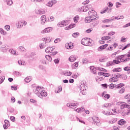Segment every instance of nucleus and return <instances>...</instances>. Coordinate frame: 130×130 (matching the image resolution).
<instances>
[{
	"label": "nucleus",
	"mask_w": 130,
	"mask_h": 130,
	"mask_svg": "<svg viewBox=\"0 0 130 130\" xmlns=\"http://www.w3.org/2000/svg\"><path fill=\"white\" fill-rule=\"evenodd\" d=\"M78 87L80 89L81 93H82V95H86L87 94L85 83H84V82L79 83Z\"/></svg>",
	"instance_id": "obj_1"
},
{
	"label": "nucleus",
	"mask_w": 130,
	"mask_h": 130,
	"mask_svg": "<svg viewBox=\"0 0 130 130\" xmlns=\"http://www.w3.org/2000/svg\"><path fill=\"white\" fill-rule=\"evenodd\" d=\"M90 40H91V39H89L88 38H84L81 41V44L85 46H90L91 45Z\"/></svg>",
	"instance_id": "obj_2"
},
{
	"label": "nucleus",
	"mask_w": 130,
	"mask_h": 130,
	"mask_svg": "<svg viewBox=\"0 0 130 130\" xmlns=\"http://www.w3.org/2000/svg\"><path fill=\"white\" fill-rule=\"evenodd\" d=\"M32 87L33 88H35L33 89L34 93L35 94H36V95L38 96V97H39V95L38 94H39V93H41V90H42V88L43 87H41L40 86H36L35 85H32Z\"/></svg>",
	"instance_id": "obj_3"
},
{
	"label": "nucleus",
	"mask_w": 130,
	"mask_h": 130,
	"mask_svg": "<svg viewBox=\"0 0 130 130\" xmlns=\"http://www.w3.org/2000/svg\"><path fill=\"white\" fill-rule=\"evenodd\" d=\"M120 77H121V74L117 73V75H115L113 77L109 79V82L110 83L117 82V81H118V78H120Z\"/></svg>",
	"instance_id": "obj_4"
},
{
	"label": "nucleus",
	"mask_w": 130,
	"mask_h": 130,
	"mask_svg": "<svg viewBox=\"0 0 130 130\" xmlns=\"http://www.w3.org/2000/svg\"><path fill=\"white\" fill-rule=\"evenodd\" d=\"M79 106V103L75 102V103H69L67 104V107L70 108H76Z\"/></svg>",
	"instance_id": "obj_5"
},
{
	"label": "nucleus",
	"mask_w": 130,
	"mask_h": 130,
	"mask_svg": "<svg viewBox=\"0 0 130 130\" xmlns=\"http://www.w3.org/2000/svg\"><path fill=\"white\" fill-rule=\"evenodd\" d=\"M88 16L92 19L93 18L95 19V17H97V12L93 10H91V11L88 12Z\"/></svg>",
	"instance_id": "obj_6"
},
{
	"label": "nucleus",
	"mask_w": 130,
	"mask_h": 130,
	"mask_svg": "<svg viewBox=\"0 0 130 130\" xmlns=\"http://www.w3.org/2000/svg\"><path fill=\"white\" fill-rule=\"evenodd\" d=\"M99 19V17H96L94 18H92V17L89 16V17H86L85 18V23H91L92 21H96V20H98Z\"/></svg>",
	"instance_id": "obj_7"
},
{
	"label": "nucleus",
	"mask_w": 130,
	"mask_h": 130,
	"mask_svg": "<svg viewBox=\"0 0 130 130\" xmlns=\"http://www.w3.org/2000/svg\"><path fill=\"white\" fill-rule=\"evenodd\" d=\"M69 20H63L57 24L58 27H64L67 25H69Z\"/></svg>",
	"instance_id": "obj_8"
},
{
	"label": "nucleus",
	"mask_w": 130,
	"mask_h": 130,
	"mask_svg": "<svg viewBox=\"0 0 130 130\" xmlns=\"http://www.w3.org/2000/svg\"><path fill=\"white\" fill-rule=\"evenodd\" d=\"M120 109H124L125 111H127V110H129L128 109H130V105L126 104H122L120 106Z\"/></svg>",
	"instance_id": "obj_9"
},
{
	"label": "nucleus",
	"mask_w": 130,
	"mask_h": 130,
	"mask_svg": "<svg viewBox=\"0 0 130 130\" xmlns=\"http://www.w3.org/2000/svg\"><path fill=\"white\" fill-rule=\"evenodd\" d=\"M9 49V45H3L1 48V50L2 52H7V51Z\"/></svg>",
	"instance_id": "obj_10"
},
{
	"label": "nucleus",
	"mask_w": 130,
	"mask_h": 130,
	"mask_svg": "<svg viewBox=\"0 0 130 130\" xmlns=\"http://www.w3.org/2000/svg\"><path fill=\"white\" fill-rule=\"evenodd\" d=\"M39 97H40L41 98H42V97H43V96L44 97H46V96H47V92H45V91L44 90H42V89H41V92H39Z\"/></svg>",
	"instance_id": "obj_11"
},
{
	"label": "nucleus",
	"mask_w": 130,
	"mask_h": 130,
	"mask_svg": "<svg viewBox=\"0 0 130 130\" xmlns=\"http://www.w3.org/2000/svg\"><path fill=\"white\" fill-rule=\"evenodd\" d=\"M41 23L42 25H44L45 24V22H47V19H46V16L43 15L41 17Z\"/></svg>",
	"instance_id": "obj_12"
},
{
	"label": "nucleus",
	"mask_w": 130,
	"mask_h": 130,
	"mask_svg": "<svg viewBox=\"0 0 130 130\" xmlns=\"http://www.w3.org/2000/svg\"><path fill=\"white\" fill-rule=\"evenodd\" d=\"M5 124L3 125L4 129H7L8 126H10V121L8 120H5L4 121Z\"/></svg>",
	"instance_id": "obj_13"
},
{
	"label": "nucleus",
	"mask_w": 130,
	"mask_h": 130,
	"mask_svg": "<svg viewBox=\"0 0 130 130\" xmlns=\"http://www.w3.org/2000/svg\"><path fill=\"white\" fill-rule=\"evenodd\" d=\"M126 55H121L117 56V58L121 61V62H124V58Z\"/></svg>",
	"instance_id": "obj_14"
},
{
	"label": "nucleus",
	"mask_w": 130,
	"mask_h": 130,
	"mask_svg": "<svg viewBox=\"0 0 130 130\" xmlns=\"http://www.w3.org/2000/svg\"><path fill=\"white\" fill-rule=\"evenodd\" d=\"M54 50V48H53L52 47H48L45 49V51L46 53H51L52 51Z\"/></svg>",
	"instance_id": "obj_15"
},
{
	"label": "nucleus",
	"mask_w": 130,
	"mask_h": 130,
	"mask_svg": "<svg viewBox=\"0 0 130 130\" xmlns=\"http://www.w3.org/2000/svg\"><path fill=\"white\" fill-rule=\"evenodd\" d=\"M52 30V29H51V27H47L43 30H42L41 31V33L42 34H45V33H48V32H51Z\"/></svg>",
	"instance_id": "obj_16"
},
{
	"label": "nucleus",
	"mask_w": 130,
	"mask_h": 130,
	"mask_svg": "<svg viewBox=\"0 0 130 130\" xmlns=\"http://www.w3.org/2000/svg\"><path fill=\"white\" fill-rule=\"evenodd\" d=\"M126 123V121L124 119H120L118 122V124H119V125H124Z\"/></svg>",
	"instance_id": "obj_17"
},
{
	"label": "nucleus",
	"mask_w": 130,
	"mask_h": 130,
	"mask_svg": "<svg viewBox=\"0 0 130 130\" xmlns=\"http://www.w3.org/2000/svg\"><path fill=\"white\" fill-rule=\"evenodd\" d=\"M36 13L37 14V15H43L44 13H45V11L43 9L42 10H36Z\"/></svg>",
	"instance_id": "obj_18"
},
{
	"label": "nucleus",
	"mask_w": 130,
	"mask_h": 130,
	"mask_svg": "<svg viewBox=\"0 0 130 130\" xmlns=\"http://www.w3.org/2000/svg\"><path fill=\"white\" fill-rule=\"evenodd\" d=\"M9 52L11 53V54H13L14 55H18L19 53H17V51L14 49H10Z\"/></svg>",
	"instance_id": "obj_19"
},
{
	"label": "nucleus",
	"mask_w": 130,
	"mask_h": 130,
	"mask_svg": "<svg viewBox=\"0 0 130 130\" xmlns=\"http://www.w3.org/2000/svg\"><path fill=\"white\" fill-rule=\"evenodd\" d=\"M92 119L94 122L96 123H99L100 122V120H99V118L98 117H96V116H94L92 117Z\"/></svg>",
	"instance_id": "obj_20"
},
{
	"label": "nucleus",
	"mask_w": 130,
	"mask_h": 130,
	"mask_svg": "<svg viewBox=\"0 0 130 130\" xmlns=\"http://www.w3.org/2000/svg\"><path fill=\"white\" fill-rule=\"evenodd\" d=\"M107 46H108V44H105L104 45H102L101 46L99 47V48H98V50L99 51L101 50H103V49H105V48H106V47H107Z\"/></svg>",
	"instance_id": "obj_21"
},
{
	"label": "nucleus",
	"mask_w": 130,
	"mask_h": 130,
	"mask_svg": "<svg viewBox=\"0 0 130 130\" xmlns=\"http://www.w3.org/2000/svg\"><path fill=\"white\" fill-rule=\"evenodd\" d=\"M75 26H76V25L75 24H71L69 25L68 26L66 27L65 29L69 30L70 29H72V28L75 27Z\"/></svg>",
	"instance_id": "obj_22"
},
{
	"label": "nucleus",
	"mask_w": 130,
	"mask_h": 130,
	"mask_svg": "<svg viewBox=\"0 0 130 130\" xmlns=\"http://www.w3.org/2000/svg\"><path fill=\"white\" fill-rule=\"evenodd\" d=\"M122 87H124V84L120 83L115 85V88H116V89H120V88H122Z\"/></svg>",
	"instance_id": "obj_23"
},
{
	"label": "nucleus",
	"mask_w": 130,
	"mask_h": 130,
	"mask_svg": "<svg viewBox=\"0 0 130 130\" xmlns=\"http://www.w3.org/2000/svg\"><path fill=\"white\" fill-rule=\"evenodd\" d=\"M108 10L110 11V12H111V8L109 9L108 7H106L101 12V14H104L105 13H106V12L108 11Z\"/></svg>",
	"instance_id": "obj_24"
},
{
	"label": "nucleus",
	"mask_w": 130,
	"mask_h": 130,
	"mask_svg": "<svg viewBox=\"0 0 130 130\" xmlns=\"http://www.w3.org/2000/svg\"><path fill=\"white\" fill-rule=\"evenodd\" d=\"M36 55V52H32L30 53V56H29V58H31V60H34L35 59L34 57L33 56H35Z\"/></svg>",
	"instance_id": "obj_25"
},
{
	"label": "nucleus",
	"mask_w": 130,
	"mask_h": 130,
	"mask_svg": "<svg viewBox=\"0 0 130 130\" xmlns=\"http://www.w3.org/2000/svg\"><path fill=\"white\" fill-rule=\"evenodd\" d=\"M66 47H67V49H73L74 48L73 45L69 43L66 45Z\"/></svg>",
	"instance_id": "obj_26"
},
{
	"label": "nucleus",
	"mask_w": 130,
	"mask_h": 130,
	"mask_svg": "<svg viewBox=\"0 0 130 130\" xmlns=\"http://www.w3.org/2000/svg\"><path fill=\"white\" fill-rule=\"evenodd\" d=\"M69 60L70 61H71V62L75 61V60H76V58L75 57V56H74V55H71V56L69 57Z\"/></svg>",
	"instance_id": "obj_27"
},
{
	"label": "nucleus",
	"mask_w": 130,
	"mask_h": 130,
	"mask_svg": "<svg viewBox=\"0 0 130 130\" xmlns=\"http://www.w3.org/2000/svg\"><path fill=\"white\" fill-rule=\"evenodd\" d=\"M113 21V19H107L103 20V23H109V22H112Z\"/></svg>",
	"instance_id": "obj_28"
},
{
	"label": "nucleus",
	"mask_w": 130,
	"mask_h": 130,
	"mask_svg": "<svg viewBox=\"0 0 130 130\" xmlns=\"http://www.w3.org/2000/svg\"><path fill=\"white\" fill-rule=\"evenodd\" d=\"M128 113H130V112H129V110H127V111H126V112L123 111V112H122L121 114H122V116H125L126 115H128Z\"/></svg>",
	"instance_id": "obj_29"
},
{
	"label": "nucleus",
	"mask_w": 130,
	"mask_h": 130,
	"mask_svg": "<svg viewBox=\"0 0 130 130\" xmlns=\"http://www.w3.org/2000/svg\"><path fill=\"white\" fill-rule=\"evenodd\" d=\"M113 72L118 73L119 72H121V68H114L113 70Z\"/></svg>",
	"instance_id": "obj_30"
},
{
	"label": "nucleus",
	"mask_w": 130,
	"mask_h": 130,
	"mask_svg": "<svg viewBox=\"0 0 130 130\" xmlns=\"http://www.w3.org/2000/svg\"><path fill=\"white\" fill-rule=\"evenodd\" d=\"M53 21H54V17L53 16H51L49 18H48L47 19V22H53Z\"/></svg>",
	"instance_id": "obj_31"
},
{
	"label": "nucleus",
	"mask_w": 130,
	"mask_h": 130,
	"mask_svg": "<svg viewBox=\"0 0 130 130\" xmlns=\"http://www.w3.org/2000/svg\"><path fill=\"white\" fill-rule=\"evenodd\" d=\"M18 64H19V66H25L26 65V62H25L24 61L18 60Z\"/></svg>",
	"instance_id": "obj_32"
},
{
	"label": "nucleus",
	"mask_w": 130,
	"mask_h": 130,
	"mask_svg": "<svg viewBox=\"0 0 130 130\" xmlns=\"http://www.w3.org/2000/svg\"><path fill=\"white\" fill-rule=\"evenodd\" d=\"M113 62L114 63V64H118L119 63H120V62H121V61H120V60H119V59H114L113 60Z\"/></svg>",
	"instance_id": "obj_33"
},
{
	"label": "nucleus",
	"mask_w": 130,
	"mask_h": 130,
	"mask_svg": "<svg viewBox=\"0 0 130 130\" xmlns=\"http://www.w3.org/2000/svg\"><path fill=\"white\" fill-rule=\"evenodd\" d=\"M23 23H24V21H19L18 24V28H22V27H23Z\"/></svg>",
	"instance_id": "obj_34"
},
{
	"label": "nucleus",
	"mask_w": 130,
	"mask_h": 130,
	"mask_svg": "<svg viewBox=\"0 0 130 130\" xmlns=\"http://www.w3.org/2000/svg\"><path fill=\"white\" fill-rule=\"evenodd\" d=\"M110 38H111V37H110L109 36H104V37H102L101 39H102V40H109V39H110Z\"/></svg>",
	"instance_id": "obj_35"
},
{
	"label": "nucleus",
	"mask_w": 130,
	"mask_h": 130,
	"mask_svg": "<svg viewBox=\"0 0 130 130\" xmlns=\"http://www.w3.org/2000/svg\"><path fill=\"white\" fill-rule=\"evenodd\" d=\"M6 2L8 6H12L13 5V0H6Z\"/></svg>",
	"instance_id": "obj_36"
},
{
	"label": "nucleus",
	"mask_w": 130,
	"mask_h": 130,
	"mask_svg": "<svg viewBox=\"0 0 130 130\" xmlns=\"http://www.w3.org/2000/svg\"><path fill=\"white\" fill-rule=\"evenodd\" d=\"M0 33L2 35H7V32L4 30L2 28H0Z\"/></svg>",
	"instance_id": "obj_37"
},
{
	"label": "nucleus",
	"mask_w": 130,
	"mask_h": 130,
	"mask_svg": "<svg viewBox=\"0 0 130 130\" xmlns=\"http://www.w3.org/2000/svg\"><path fill=\"white\" fill-rule=\"evenodd\" d=\"M102 96H104V97L105 98H106L107 99H109V98H110V95L109 94H105V93H104V92H103L102 93Z\"/></svg>",
	"instance_id": "obj_38"
},
{
	"label": "nucleus",
	"mask_w": 130,
	"mask_h": 130,
	"mask_svg": "<svg viewBox=\"0 0 130 130\" xmlns=\"http://www.w3.org/2000/svg\"><path fill=\"white\" fill-rule=\"evenodd\" d=\"M124 91H125V88H124V87H122L118 90V93H119V94H123V93H124Z\"/></svg>",
	"instance_id": "obj_39"
},
{
	"label": "nucleus",
	"mask_w": 130,
	"mask_h": 130,
	"mask_svg": "<svg viewBox=\"0 0 130 130\" xmlns=\"http://www.w3.org/2000/svg\"><path fill=\"white\" fill-rule=\"evenodd\" d=\"M45 58L46 59H47V60H48V61H51L52 60V57H51V56L50 55H46Z\"/></svg>",
	"instance_id": "obj_40"
},
{
	"label": "nucleus",
	"mask_w": 130,
	"mask_h": 130,
	"mask_svg": "<svg viewBox=\"0 0 130 130\" xmlns=\"http://www.w3.org/2000/svg\"><path fill=\"white\" fill-rule=\"evenodd\" d=\"M80 19V17L78 15H76L74 18L73 20L75 23H77L78 22V20Z\"/></svg>",
	"instance_id": "obj_41"
},
{
	"label": "nucleus",
	"mask_w": 130,
	"mask_h": 130,
	"mask_svg": "<svg viewBox=\"0 0 130 130\" xmlns=\"http://www.w3.org/2000/svg\"><path fill=\"white\" fill-rule=\"evenodd\" d=\"M31 77H26L24 79L25 83H29V82H31Z\"/></svg>",
	"instance_id": "obj_42"
},
{
	"label": "nucleus",
	"mask_w": 130,
	"mask_h": 130,
	"mask_svg": "<svg viewBox=\"0 0 130 130\" xmlns=\"http://www.w3.org/2000/svg\"><path fill=\"white\" fill-rule=\"evenodd\" d=\"M114 63L113 61H109L107 63V67H110L111 66H113Z\"/></svg>",
	"instance_id": "obj_43"
},
{
	"label": "nucleus",
	"mask_w": 130,
	"mask_h": 130,
	"mask_svg": "<svg viewBox=\"0 0 130 130\" xmlns=\"http://www.w3.org/2000/svg\"><path fill=\"white\" fill-rule=\"evenodd\" d=\"M70 118L71 120H72V121H74V120H76V116H74L73 115H70Z\"/></svg>",
	"instance_id": "obj_44"
},
{
	"label": "nucleus",
	"mask_w": 130,
	"mask_h": 130,
	"mask_svg": "<svg viewBox=\"0 0 130 130\" xmlns=\"http://www.w3.org/2000/svg\"><path fill=\"white\" fill-rule=\"evenodd\" d=\"M80 34L79 32H74L72 34V36L73 37H74V38H77V37H78L79 36V35Z\"/></svg>",
	"instance_id": "obj_45"
},
{
	"label": "nucleus",
	"mask_w": 130,
	"mask_h": 130,
	"mask_svg": "<svg viewBox=\"0 0 130 130\" xmlns=\"http://www.w3.org/2000/svg\"><path fill=\"white\" fill-rule=\"evenodd\" d=\"M42 39L43 41H45V44H46V43H49V42H50V41H49V40H48V39L46 38H44Z\"/></svg>",
	"instance_id": "obj_46"
},
{
	"label": "nucleus",
	"mask_w": 130,
	"mask_h": 130,
	"mask_svg": "<svg viewBox=\"0 0 130 130\" xmlns=\"http://www.w3.org/2000/svg\"><path fill=\"white\" fill-rule=\"evenodd\" d=\"M61 91H62V87H61V86H59L58 87V90L57 92H56V93H60Z\"/></svg>",
	"instance_id": "obj_47"
},
{
	"label": "nucleus",
	"mask_w": 130,
	"mask_h": 130,
	"mask_svg": "<svg viewBox=\"0 0 130 130\" xmlns=\"http://www.w3.org/2000/svg\"><path fill=\"white\" fill-rule=\"evenodd\" d=\"M18 49L19 51H25V50H26V49H25V48H24V47L23 46H20L18 48Z\"/></svg>",
	"instance_id": "obj_48"
},
{
	"label": "nucleus",
	"mask_w": 130,
	"mask_h": 130,
	"mask_svg": "<svg viewBox=\"0 0 130 130\" xmlns=\"http://www.w3.org/2000/svg\"><path fill=\"white\" fill-rule=\"evenodd\" d=\"M64 76H67L68 77L72 75V72H67L64 73Z\"/></svg>",
	"instance_id": "obj_49"
},
{
	"label": "nucleus",
	"mask_w": 130,
	"mask_h": 130,
	"mask_svg": "<svg viewBox=\"0 0 130 130\" xmlns=\"http://www.w3.org/2000/svg\"><path fill=\"white\" fill-rule=\"evenodd\" d=\"M11 89L13 91H17V90L18 89V87H17L16 86H11Z\"/></svg>",
	"instance_id": "obj_50"
},
{
	"label": "nucleus",
	"mask_w": 130,
	"mask_h": 130,
	"mask_svg": "<svg viewBox=\"0 0 130 130\" xmlns=\"http://www.w3.org/2000/svg\"><path fill=\"white\" fill-rule=\"evenodd\" d=\"M115 86H116V85L111 83L109 85V87H110V89H113L114 88H115Z\"/></svg>",
	"instance_id": "obj_51"
},
{
	"label": "nucleus",
	"mask_w": 130,
	"mask_h": 130,
	"mask_svg": "<svg viewBox=\"0 0 130 130\" xmlns=\"http://www.w3.org/2000/svg\"><path fill=\"white\" fill-rule=\"evenodd\" d=\"M130 47V43L127 44L126 46H125L122 49V50L123 51L124 49H126V48H128Z\"/></svg>",
	"instance_id": "obj_52"
},
{
	"label": "nucleus",
	"mask_w": 130,
	"mask_h": 130,
	"mask_svg": "<svg viewBox=\"0 0 130 130\" xmlns=\"http://www.w3.org/2000/svg\"><path fill=\"white\" fill-rule=\"evenodd\" d=\"M5 29H6L7 31H10L11 27L10 26V25H7L5 26Z\"/></svg>",
	"instance_id": "obj_53"
},
{
	"label": "nucleus",
	"mask_w": 130,
	"mask_h": 130,
	"mask_svg": "<svg viewBox=\"0 0 130 130\" xmlns=\"http://www.w3.org/2000/svg\"><path fill=\"white\" fill-rule=\"evenodd\" d=\"M83 12H87V11H89V9H88V8L86 6H83Z\"/></svg>",
	"instance_id": "obj_54"
},
{
	"label": "nucleus",
	"mask_w": 130,
	"mask_h": 130,
	"mask_svg": "<svg viewBox=\"0 0 130 130\" xmlns=\"http://www.w3.org/2000/svg\"><path fill=\"white\" fill-rule=\"evenodd\" d=\"M78 12L79 13H83V12H84V9H83V6L78 9Z\"/></svg>",
	"instance_id": "obj_55"
},
{
	"label": "nucleus",
	"mask_w": 130,
	"mask_h": 130,
	"mask_svg": "<svg viewBox=\"0 0 130 130\" xmlns=\"http://www.w3.org/2000/svg\"><path fill=\"white\" fill-rule=\"evenodd\" d=\"M61 41V39H56L54 40V43H59V42H60Z\"/></svg>",
	"instance_id": "obj_56"
},
{
	"label": "nucleus",
	"mask_w": 130,
	"mask_h": 130,
	"mask_svg": "<svg viewBox=\"0 0 130 130\" xmlns=\"http://www.w3.org/2000/svg\"><path fill=\"white\" fill-rule=\"evenodd\" d=\"M46 45L45 44H44V43H42L40 45V48H41V49H42L43 48H45Z\"/></svg>",
	"instance_id": "obj_57"
},
{
	"label": "nucleus",
	"mask_w": 130,
	"mask_h": 130,
	"mask_svg": "<svg viewBox=\"0 0 130 130\" xmlns=\"http://www.w3.org/2000/svg\"><path fill=\"white\" fill-rule=\"evenodd\" d=\"M4 81H5V76L0 77V84H2L4 82Z\"/></svg>",
	"instance_id": "obj_58"
},
{
	"label": "nucleus",
	"mask_w": 130,
	"mask_h": 130,
	"mask_svg": "<svg viewBox=\"0 0 130 130\" xmlns=\"http://www.w3.org/2000/svg\"><path fill=\"white\" fill-rule=\"evenodd\" d=\"M88 62V59L87 58H83L82 59V63H87Z\"/></svg>",
	"instance_id": "obj_59"
},
{
	"label": "nucleus",
	"mask_w": 130,
	"mask_h": 130,
	"mask_svg": "<svg viewBox=\"0 0 130 130\" xmlns=\"http://www.w3.org/2000/svg\"><path fill=\"white\" fill-rule=\"evenodd\" d=\"M47 6H48V7H50V8H51V7H52V3L51 2V1H49Z\"/></svg>",
	"instance_id": "obj_60"
},
{
	"label": "nucleus",
	"mask_w": 130,
	"mask_h": 130,
	"mask_svg": "<svg viewBox=\"0 0 130 130\" xmlns=\"http://www.w3.org/2000/svg\"><path fill=\"white\" fill-rule=\"evenodd\" d=\"M108 6L109 8H112V7H113V4H112L111 2H109L108 3Z\"/></svg>",
	"instance_id": "obj_61"
},
{
	"label": "nucleus",
	"mask_w": 130,
	"mask_h": 130,
	"mask_svg": "<svg viewBox=\"0 0 130 130\" xmlns=\"http://www.w3.org/2000/svg\"><path fill=\"white\" fill-rule=\"evenodd\" d=\"M123 70H124V71H130V68H129V67L127 66V67H124V68H123Z\"/></svg>",
	"instance_id": "obj_62"
},
{
	"label": "nucleus",
	"mask_w": 130,
	"mask_h": 130,
	"mask_svg": "<svg viewBox=\"0 0 130 130\" xmlns=\"http://www.w3.org/2000/svg\"><path fill=\"white\" fill-rule=\"evenodd\" d=\"M121 42H123V43L126 42V39L123 37H122L121 38Z\"/></svg>",
	"instance_id": "obj_63"
},
{
	"label": "nucleus",
	"mask_w": 130,
	"mask_h": 130,
	"mask_svg": "<svg viewBox=\"0 0 130 130\" xmlns=\"http://www.w3.org/2000/svg\"><path fill=\"white\" fill-rule=\"evenodd\" d=\"M54 62L56 64H58L59 63V59H55L54 60Z\"/></svg>",
	"instance_id": "obj_64"
}]
</instances>
